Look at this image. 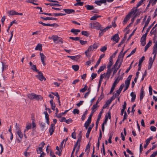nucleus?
<instances>
[{
    "mask_svg": "<svg viewBox=\"0 0 157 157\" xmlns=\"http://www.w3.org/2000/svg\"><path fill=\"white\" fill-rule=\"evenodd\" d=\"M15 131L18 137L21 140H22L23 137V134L21 131L20 125L17 124V123L15 125Z\"/></svg>",
    "mask_w": 157,
    "mask_h": 157,
    "instance_id": "f257e3e1",
    "label": "nucleus"
},
{
    "mask_svg": "<svg viewBox=\"0 0 157 157\" xmlns=\"http://www.w3.org/2000/svg\"><path fill=\"white\" fill-rule=\"evenodd\" d=\"M28 97L30 99H35L37 100H41L42 97L41 95H37L33 93L29 94H28Z\"/></svg>",
    "mask_w": 157,
    "mask_h": 157,
    "instance_id": "f03ea898",
    "label": "nucleus"
},
{
    "mask_svg": "<svg viewBox=\"0 0 157 157\" xmlns=\"http://www.w3.org/2000/svg\"><path fill=\"white\" fill-rule=\"evenodd\" d=\"M90 27L92 29H95L97 30H98L101 29V25L98 22L95 21L90 24Z\"/></svg>",
    "mask_w": 157,
    "mask_h": 157,
    "instance_id": "7ed1b4c3",
    "label": "nucleus"
},
{
    "mask_svg": "<svg viewBox=\"0 0 157 157\" xmlns=\"http://www.w3.org/2000/svg\"><path fill=\"white\" fill-rule=\"evenodd\" d=\"M111 72V70L108 69L106 73H105L103 74H101L100 76L102 77V79L104 78L106 81H107L108 80L110 76Z\"/></svg>",
    "mask_w": 157,
    "mask_h": 157,
    "instance_id": "20e7f679",
    "label": "nucleus"
},
{
    "mask_svg": "<svg viewBox=\"0 0 157 157\" xmlns=\"http://www.w3.org/2000/svg\"><path fill=\"white\" fill-rule=\"evenodd\" d=\"M51 39L53 40L54 43L57 44L61 42L63 43V41L62 39L56 35H53L51 37Z\"/></svg>",
    "mask_w": 157,
    "mask_h": 157,
    "instance_id": "39448f33",
    "label": "nucleus"
},
{
    "mask_svg": "<svg viewBox=\"0 0 157 157\" xmlns=\"http://www.w3.org/2000/svg\"><path fill=\"white\" fill-rule=\"evenodd\" d=\"M133 13V11H131L125 17L124 19V20L123 21V24L124 25H125L126 24L128 21L129 20L131 17L132 14Z\"/></svg>",
    "mask_w": 157,
    "mask_h": 157,
    "instance_id": "423d86ee",
    "label": "nucleus"
},
{
    "mask_svg": "<svg viewBox=\"0 0 157 157\" xmlns=\"http://www.w3.org/2000/svg\"><path fill=\"white\" fill-rule=\"evenodd\" d=\"M98 44L94 43L93 45L90 46L87 49L90 52L96 50L98 47Z\"/></svg>",
    "mask_w": 157,
    "mask_h": 157,
    "instance_id": "0eeeda50",
    "label": "nucleus"
},
{
    "mask_svg": "<svg viewBox=\"0 0 157 157\" xmlns=\"http://www.w3.org/2000/svg\"><path fill=\"white\" fill-rule=\"evenodd\" d=\"M37 73L38 75H36V77L41 81H42L43 80L44 81L46 80L45 78L43 76L42 73L41 72L39 71Z\"/></svg>",
    "mask_w": 157,
    "mask_h": 157,
    "instance_id": "6e6552de",
    "label": "nucleus"
},
{
    "mask_svg": "<svg viewBox=\"0 0 157 157\" xmlns=\"http://www.w3.org/2000/svg\"><path fill=\"white\" fill-rule=\"evenodd\" d=\"M147 35V33H146L141 38L140 42H141V44L143 46H144L146 44V37Z\"/></svg>",
    "mask_w": 157,
    "mask_h": 157,
    "instance_id": "1a4fd4ad",
    "label": "nucleus"
},
{
    "mask_svg": "<svg viewBox=\"0 0 157 157\" xmlns=\"http://www.w3.org/2000/svg\"><path fill=\"white\" fill-rule=\"evenodd\" d=\"M119 59H118L117 60L116 63L114 64V67H115V69L113 71V75H114L115 73H116V72H117L118 69L121 66V63H122V61H121L120 62L119 65L118 67L117 68V64H118V61H119Z\"/></svg>",
    "mask_w": 157,
    "mask_h": 157,
    "instance_id": "9d476101",
    "label": "nucleus"
},
{
    "mask_svg": "<svg viewBox=\"0 0 157 157\" xmlns=\"http://www.w3.org/2000/svg\"><path fill=\"white\" fill-rule=\"evenodd\" d=\"M132 76V75H129L127 78V79L125 81L124 85H125V86L126 87L128 88Z\"/></svg>",
    "mask_w": 157,
    "mask_h": 157,
    "instance_id": "9b49d317",
    "label": "nucleus"
},
{
    "mask_svg": "<svg viewBox=\"0 0 157 157\" xmlns=\"http://www.w3.org/2000/svg\"><path fill=\"white\" fill-rule=\"evenodd\" d=\"M124 86V83L121 84L120 87L119 89L117 91L116 93L115 94L116 97L118 96L119 95Z\"/></svg>",
    "mask_w": 157,
    "mask_h": 157,
    "instance_id": "f8f14e48",
    "label": "nucleus"
},
{
    "mask_svg": "<svg viewBox=\"0 0 157 157\" xmlns=\"http://www.w3.org/2000/svg\"><path fill=\"white\" fill-rule=\"evenodd\" d=\"M120 38L119 37L118 34H116L114 35L111 38V40H112L113 41L116 42V43H117L118 42Z\"/></svg>",
    "mask_w": 157,
    "mask_h": 157,
    "instance_id": "ddd939ff",
    "label": "nucleus"
},
{
    "mask_svg": "<svg viewBox=\"0 0 157 157\" xmlns=\"http://www.w3.org/2000/svg\"><path fill=\"white\" fill-rule=\"evenodd\" d=\"M55 128V124H51L49 131L50 135H52L53 134Z\"/></svg>",
    "mask_w": 157,
    "mask_h": 157,
    "instance_id": "4468645a",
    "label": "nucleus"
},
{
    "mask_svg": "<svg viewBox=\"0 0 157 157\" xmlns=\"http://www.w3.org/2000/svg\"><path fill=\"white\" fill-rule=\"evenodd\" d=\"M154 61V59H153L152 57H150V58L149 60L148 66V69H150L151 68Z\"/></svg>",
    "mask_w": 157,
    "mask_h": 157,
    "instance_id": "2eb2a0df",
    "label": "nucleus"
},
{
    "mask_svg": "<svg viewBox=\"0 0 157 157\" xmlns=\"http://www.w3.org/2000/svg\"><path fill=\"white\" fill-rule=\"evenodd\" d=\"M106 2V0H99L96 1L94 3L100 6L102 4H104Z\"/></svg>",
    "mask_w": 157,
    "mask_h": 157,
    "instance_id": "dca6fc26",
    "label": "nucleus"
},
{
    "mask_svg": "<svg viewBox=\"0 0 157 157\" xmlns=\"http://www.w3.org/2000/svg\"><path fill=\"white\" fill-rule=\"evenodd\" d=\"M113 64V59L111 57H110L109 58V62L107 65L108 69L111 70V67Z\"/></svg>",
    "mask_w": 157,
    "mask_h": 157,
    "instance_id": "f3484780",
    "label": "nucleus"
},
{
    "mask_svg": "<svg viewBox=\"0 0 157 157\" xmlns=\"http://www.w3.org/2000/svg\"><path fill=\"white\" fill-rule=\"evenodd\" d=\"M40 56L41 61L42 62V63L43 65L44 66L45 65L44 60L46 58V57L43 53H40Z\"/></svg>",
    "mask_w": 157,
    "mask_h": 157,
    "instance_id": "a211bd4d",
    "label": "nucleus"
},
{
    "mask_svg": "<svg viewBox=\"0 0 157 157\" xmlns=\"http://www.w3.org/2000/svg\"><path fill=\"white\" fill-rule=\"evenodd\" d=\"M144 91L143 87H142L140 90V99L141 101L144 96Z\"/></svg>",
    "mask_w": 157,
    "mask_h": 157,
    "instance_id": "6ab92c4d",
    "label": "nucleus"
},
{
    "mask_svg": "<svg viewBox=\"0 0 157 157\" xmlns=\"http://www.w3.org/2000/svg\"><path fill=\"white\" fill-rule=\"evenodd\" d=\"M102 113V111H101L98 114V118L96 123V127H97L98 126L99 122L101 117Z\"/></svg>",
    "mask_w": 157,
    "mask_h": 157,
    "instance_id": "aec40b11",
    "label": "nucleus"
},
{
    "mask_svg": "<svg viewBox=\"0 0 157 157\" xmlns=\"http://www.w3.org/2000/svg\"><path fill=\"white\" fill-rule=\"evenodd\" d=\"M32 127V124L30 123H27L26 124V126L25 129L24 130V132H25L27 131H28L29 129H30Z\"/></svg>",
    "mask_w": 157,
    "mask_h": 157,
    "instance_id": "412c9836",
    "label": "nucleus"
},
{
    "mask_svg": "<svg viewBox=\"0 0 157 157\" xmlns=\"http://www.w3.org/2000/svg\"><path fill=\"white\" fill-rule=\"evenodd\" d=\"M130 96L132 97V98L131 99V101L132 102H134L136 98V95L135 93L132 92L130 94Z\"/></svg>",
    "mask_w": 157,
    "mask_h": 157,
    "instance_id": "4be33fe9",
    "label": "nucleus"
},
{
    "mask_svg": "<svg viewBox=\"0 0 157 157\" xmlns=\"http://www.w3.org/2000/svg\"><path fill=\"white\" fill-rule=\"evenodd\" d=\"M40 18L41 19H44V20H57V19L53 17H41Z\"/></svg>",
    "mask_w": 157,
    "mask_h": 157,
    "instance_id": "5701e85b",
    "label": "nucleus"
},
{
    "mask_svg": "<svg viewBox=\"0 0 157 157\" xmlns=\"http://www.w3.org/2000/svg\"><path fill=\"white\" fill-rule=\"evenodd\" d=\"M63 10L67 14H70L75 12V10L72 9H64Z\"/></svg>",
    "mask_w": 157,
    "mask_h": 157,
    "instance_id": "b1692460",
    "label": "nucleus"
},
{
    "mask_svg": "<svg viewBox=\"0 0 157 157\" xmlns=\"http://www.w3.org/2000/svg\"><path fill=\"white\" fill-rule=\"evenodd\" d=\"M152 44L151 40H149L148 43L146 44L144 48V51L145 52L148 48L151 46Z\"/></svg>",
    "mask_w": 157,
    "mask_h": 157,
    "instance_id": "393cba45",
    "label": "nucleus"
},
{
    "mask_svg": "<svg viewBox=\"0 0 157 157\" xmlns=\"http://www.w3.org/2000/svg\"><path fill=\"white\" fill-rule=\"evenodd\" d=\"M91 121L90 120L87 119V120L86 121L84 124V127H85L86 129H87L89 125L91 123Z\"/></svg>",
    "mask_w": 157,
    "mask_h": 157,
    "instance_id": "a878e982",
    "label": "nucleus"
},
{
    "mask_svg": "<svg viewBox=\"0 0 157 157\" xmlns=\"http://www.w3.org/2000/svg\"><path fill=\"white\" fill-rule=\"evenodd\" d=\"M105 68L106 66L105 65L101 66L98 71V73L99 74L101 72L103 71Z\"/></svg>",
    "mask_w": 157,
    "mask_h": 157,
    "instance_id": "bb28decb",
    "label": "nucleus"
},
{
    "mask_svg": "<svg viewBox=\"0 0 157 157\" xmlns=\"http://www.w3.org/2000/svg\"><path fill=\"white\" fill-rule=\"evenodd\" d=\"M112 100H108L106 103L104 105L103 108L105 109L108 106L109 104L111 103Z\"/></svg>",
    "mask_w": 157,
    "mask_h": 157,
    "instance_id": "cd10ccee",
    "label": "nucleus"
},
{
    "mask_svg": "<svg viewBox=\"0 0 157 157\" xmlns=\"http://www.w3.org/2000/svg\"><path fill=\"white\" fill-rule=\"evenodd\" d=\"M71 32L73 33L75 35H77L78 34L77 33L79 32L80 30L78 29H72L71 30Z\"/></svg>",
    "mask_w": 157,
    "mask_h": 157,
    "instance_id": "c85d7f7f",
    "label": "nucleus"
},
{
    "mask_svg": "<svg viewBox=\"0 0 157 157\" xmlns=\"http://www.w3.org/2000/svg\"><path fill=\"white\" fill-rule=\"evenodd\" d=\"M101 17L100 15H98L97 14H95L94 16H92L90 18V20H95L98 18Z\"/></svg>",
    "mask_w": 157,
    "mask_h": 157,
    "instance_id": "c756f323",
    "label": "nucleus"
},
{
    "mask_svg": "<svg viewBox=\"0 0 157 157\" xmlns=\"http://www.w3.org/2000/svg\"><path fill=\"white\" fill-rule=\"evenodd\" d=\"M120 80V79L119 78V77H117L114 81L112 85V86L115 87L116 85L119 82Z\"/></svg>",
    "mask_w": 157,
    "mask_h": 157,
    "instance_id": "7c9ffc66",
    "label": "nucleus"
},
{
    "mask_svg": "<svg viewBox=\"0 0 157 157\" xmlns=\"http://www.w3.org/2000/svg\"><path fill=\"white\" fill-rule=\"evenodd\" d=\"M50 103L52 109L53 110H54L56 107L55 104V103H53V101L52 100H51L50 101Z\"/></svg>",
    "mask_w": 157,
    "mask_h": 157,
    "instance_id": "2f4dec72",
    "label": "nucleus"
},
{
    "mask_svg": "<svg viewBox=\"0 0 157 157\" xmlns=\"http://www.w3.org/2000/svg\"><path fill=\"white\" fill-rule=\"evenodd\" d=\"M16 11L15 10H11L8 11V13L10 15H16Z\"/></svg>",
    "mask_w": 157,
    "mask_h": 157,
    "instance_id": "473e14b6",
    "label": "nucleus"
},
{
    "mask_svg": "<svg viewBox=\"0 0 157 157\" xmlns=\"http://www.w3.org/2000/svg\"><path fill=\"white\" fill-rule=\"evenodd\" d=\"M87 113L88 111L87 110H86L85 111L84 114L82 115L81 117V119L83 121L85 119L86 116L87 114Z\"/></svg>",
    "mask_w": 157,
    "mask_h": 157,
    "instance_id": "72a5a7b5",
    "label": "nucleus"
},
{
    "mask_svg": "<svg viewBox=\"0 0 157 157\" xmlns=\"http://www.w3.org/2000/svg\"><path fill=\"white\" fill-rule=\"evenodd\" d=\"M86 9L88 10H91L94 9V7L93 6H91L90 5H86L85 6Z\"/></svg>",
    "mask_w": 157,
    "mask_h": 157,
    "instance_id": "f704fd0d",
    "label": "nucleus"
},
{
    "mask_svg": "<svg viewBox=\"0 0 157 157\" xmlns=\"http://www.w3.org/2000/svg\"><path fill=\"white\" fill-rule=\"evenodd\" d=\"M151 19V17L150 16H149L145 22V27H146L148 25Z\"/></svg>",
    "mask_w": 157,
    "mask_h": 157,
    "instance_id": "c9c22d12",
    "label": "nucleus"
},
{
    "mask_svg": "<svg viewBox=\"0 0 157 157\" xmlns=\"http://www.w3.org/2000/svg\"><path fill=\"white\" fill-rule=\"evenodd\" d=\"M35 49L36 50H42V45L41 44H38L36 47Z\"/></svg>",
    "mask_w": 157,
    "mask_h": 157,
    "instance_id": "e433bc0d",
    "label": "nucleus"
},
{
    "mask_svg": "<svg viewBox=\"0 0 157 157\" xmlns=\"http://www.w3.org/2000/svg\"><path fill=\"white\" fill-rule=\"evenodd\" d=\"M72 68L75 71H77L79 68V67L78 65H73L72 66Z\"/></svg>",
    "mask_w": 157,
    "mask_h": 157,
    "instance_id": "4c0bfd02",
    "label": "nucleus"
},
{
    "mask_svg": "<svg viewBox=\"0 0 157 157\" xmlns=\"http://www.w3.org/2000/svg\"><path fill=\"white\" fill-rule=\"evenodd\" d=\"M94 61V59H92L86 61V64L88 66H90L91 63H93Z\"/></svg>",
    "mask_w": 157,
    "mask_h": 157,
    "instance_id": "58836bf2",
    "label": "nucleus"
},
{
    "mask_svg": "<svg viewBox=\"0 0 157 157\" xmlns=\"http://www.w3.org/2000/svg\"><path fill=\"white\" fill-rule=\"evenodd\" d=\"M145 59V57L144 56H143L141 58H140L139 60V64H138V66H140L141 65L142 63L143 62V61Z\"/></svg>",
    "mask_w": 157,
    "mask_h": 157,
    "instance_id": "ea45409f",
    "label": "nucleus"
},
{
    "mask_svg": "<svg viewBox=\"0 0 157 157\" xmlns=\"http://www.w3.org/2000/svg\"><path fill=\"white\" fill-rule=\"evenodd\" d=\"M31 69L33 70L34 71L38 72L39 71V70L36 69V66L35 65H33L31 67Z\"/></svg>",
    "mask_w": 157,
    "mask_h": 157,
    "instance_id": "a19ab883",
    "label": "nucleus"
},
{
    "mask_svg": "<svg viewBox=\"0 0 157 157\" xmlns=\"http://www.w3.org/2000/svg\"><path fill=\"white\" fill-rule=\"evenodd\" d=\"M111 28L110 27L107 26L104 29H102V28L101 26V29H100L101 31V32H102L103 33V32H106L108 29H109Z\"/></svg>",
    "mask_w": 157,
    "mask_h": 157,
    "instance_id": "79ce46f5",
    "label": "nucleus"
},
{
    "mask_svg": "<svg viewBox=\"0 0 157 157\" xmlns=\"http://www.w3.org/2000/svg\"><path fill=\"white\" fill-rule=\"evenodd\" d=\"M52 94H53L55 96H56L58 98V100L59 102V105H60V101L59 100L60 97L58 93H52Z\"/></svg>",
    "mask_w": 157,
    "mask_h": 157,
    "instance_id": "37998d69",
    "label": "nucleus"
},
{
    "mask_svg": "<svg viewBox=\"0 0 157 157\" xmlns=\"http://www.w3.org/2000/svg\"><path fill=\"white\" fill-rule=\"evenodd\" d=\"M81 136H78L77 140V141L76 143L75 144V146H77L79 144H78V142H80L81 140Z\"/></svg>",
    "mask_w": 157,
    "mask_h": 157,
    "instance_id": "c03bdc74",
    "label": "nucleus"
},
{
    "mask_svg": "<svg viewBox=\"0 0 157 157\" xmlns=\"http://www.w3.org/2000/svg\"><path fill=\"white\" fill-rule=\"evenodd\" d=\"M97 107L98 105H97V104L94 105L91 108V110L92 111H94V112H95L97 109Z\"/></svg>",
    "mask_w": 157,
    "mask_h": 157,
    "instance_id": "a18cd8bd",
    "label": "nucleus"
},
{
    "mask_svg": "<svg viewBox=\"0 0 157 157\" xmlns=\"http://www.w3.org/2000/svg\"><path fill=\"white\" fill-rule=\"evenodd\" d=\"M37 153L38 154H40L41 153L43 152V149L42 147H39L38 149H36Z\"/></svg>",
    "mask_w": 157,
    "mask_h": 157,
    "instance_id": "49530a36",
    "label": "nucleus"
},
{
    "mask_svg": "<svg viewBox=\"0 0 157 157\" xmlns=\"http://www.w3.org/2000/svg\"><path fill=\"white\" fill-rule=\"evenodd\" d=\"M144 0H141L137 4L136 7L137 8L142 4Z\"/></svg>",
    "mask_w": 157,
    "mask_h": 157,
    "instance_id": "de8ad7c7",
    "label": "nucleus"
},
{
    "mask_svg": "<svg viewBox=\"0 0 157 157\" xmlns=\"http://www.w3.org/2000/svg\"><path fill=\"white\" fill-rule=\"evenodd\" d=\"M87 88V86L86 85H85L84 88L81 89L80 90V92H85Z\"/></svg>",
    "mask_w": 157,
    "mask_h": 157,
    "instance_id": "09e8293b",
    "label": "nucleus"
},
{
    "mask_svg": "<svg viewBox=\"0 0 157 157\" xmlns=\"http://www.w3.org/2000/svg\"><path fill=\"white\" fill-rule=\"evenodd\" d=\"M66 14H63L62 13H53V16H63L64 15Z\"/></svg>",
    "mask_w": 157,
    "mask_h": 157,
    "instance_id": "8fccbe9b",
    "label": "nucleus"
},
{
    "mask_svg": "<svg viewBox=\"0 0 157 157\" xmlns=\"http://www.w3.org/2000/svg\"><path fill=\"white\" fill-rule=\"evenodd\" d=\"M46 5H50L51 6H61V5H60L59 4H53L52 3H48V4H46Z\"/></svg>",
    "mask_w": 157,
    "mask_h": 157,
    "instance_id": "3c124183",
    "label": "nucleus"
},
{
    "mask_svg": "<svg viewBox=\"0 0 157 157\" xmlns=\"http://www.w3.org/2000/svg\"><path fill=\"white\" fill-rule=\"evenodd\" d=\"M73 113L74 114H78L79 113V111L78 109H74L73 111Z\"/></svg>",
    "mask_w": 157,
    "mask_h": 157,
    "instance_id": "603ef678",
    "label": "nucleus"
},
{
    "mask_svg": "<svg viewBox=\"0 0 157 157\" xmlns=\"http://www.w3.org/2000/svg\"><path fill=\"white\" fill-rule=\"evenodd\" d=\"M102 148L101 150V152H103V155H105V149L104 144V143H102Z\"/></svg>",
    "mask_w": 157,
    "mask_h": 157,
    "instance_id": "864d4df0",
    "label": "nucleus"
},
{
    "mask_svg": "<svg viewBox=\"0 0 157 157\" xmlns=\"http://www.w3.org/2000/svg\"><path fill=\"white\" fill-rule=\"evenodd\" d=\"M81 33L82 34V35L85 36H88L89 35V34L87 31H82Z\"/></svg>",
    "mask_w": 157,
    "mask_h": 157,
    "instance_id": "5fc2aeb1",
    "label": "nucleus"
},
{
    "mask_svg": "<svg viewBox=\"0 0 157 157\" xmlns=\"http://www.w3.org/2000/svg\"><path fill=\"white\" fill-rule=\"evenodd\" d=\"M72 120L71 119V118H70L67 120H66L65 119V122L67 124H69L71 123L72 122Z\"/></svg>",
    "mask_w": 157,
    "mask_h": 157,
    "instance_id": "6e6d98bb",
    "label": "nucleus"
},
{
    "mask_svg": "<svg viewBox=\"0 0 157 157\" xmlns=\"http://www.w3.org/2000/svg\"><path fill=\"white\" fill-rule=\"evenodd\" d=\"M70 39L75 40H79L80 38L78 37H70Z\"/></svg>",
    "mask_w": 157,
    "mask_h": 157,
    "instance_id": "4d7b16f0",
    "label": "nucleus"
},
{
    "mask_svg": "<svg viewBox=\"0 0 157 157\" xmlns=\"http://www.w3.org/2000/svg\"><path fill=\"white\" fill-rule=\"evenodd\" d=\"M107 49V47L105 46L102 47L100 51L102 52H105Z\"/></svg>",
    "mask_w": 157,
    "mask_h": 157,
    "instance_id": "13d9d810",
    "label": "nucleus"
},
{
    "mask_svg": "<svg viewBox=\"0 0 157 157\" xmlns=\"http://www.w3.org/2000/svg\"><path fill=\"white\" fill-rule=\"evenodd\" d=\"M14 21H13L11 22H10V25L9 26L8 28L7 29V32H9V31L10 30V27H11V26L14 23Z\"/></svg>",
    "mask_w": 157,
    "mask_h": 157,
    "instance_id": "bf43d9fd",
    "label": "nucleus"
},
{
    "mask_svg": "<svg viewBox=\"0 0 157 157\" xmlns=\"http://www.w3.org/2000/svg\"><path fill=\"white\" fill-rule=\"evenodd\" d=\"M97 74L95 73H92L91 75V77L92 78V80H93L94 78H95L97 76Z\"/></svg>",
    "mask_w": 157,
    "mask_h": 157,
    "instance_id": "052dcab7",
    "label": "nucleus"
},
{
    "mask_svg": "<svg viewBox=\"0 0 157 157\" xmlns=\"http://www.w3.org/2000/svg\"><path fill=\"white\" fill-rule=\"evenodd\" d=\"M80 42L81 44L85 45L87 44V41H84L82 40H80Z\"/></svg>",
    "mask_w": 157,
    "mask_h": 157,
    "instance_id": "680f3d73",
    "label": "nucleus"
},
{
    "mask_svg": "<svg viewBox=\"0 0 157 157\" xmlns=\"http://www.w3.org/2000/svg\"><path fill=\"white\" fill-rule=\"evenodd\" d=\"M94 112V111H92V112H91V113L90 114V115L89 116V117H88V119L89 120H91L92 117V116L93 115Z\"/></svg>",
    "mask_w": 157,
    "mask_h": 157,
    "instance_id": "e2e57ef3",
    "label": "nucleus"
},
{
    "mask_svg": "<svg viewBox=\"0 0 157 157\" xmlns=\"http://www.w3.org/2000/svg\"><path fill=\"white\" fill-rule=\"evenodd\" d=\"M152 139V137H149V138H148L146 140V143H147V144H149V143L150 142V141Z\"/></svg>",
    "mask_w": 157,
    "mask_h": 157,
    "instance_id": "0e129e2a",
    "label": "nucleus"
},
{
    "mask_svg": "<svg viewBox=\"0 0 157 157\" xmlns=\"http://www.w3.org/2000/svg\"><path fill=\"white\" fill-rule=\"evenodd\" d=\"M44 114L45 115V118L46 119H49V115L48 114L47 112V111H44Z\"/></svg>",
    "mask_w": 157,
    "mask_h": 157,
    "instance_id": "69168bd1",
    "label": "nucleus"
},
{
    "mask_svg": "<svg viewBox=\"0 0 157 157\" xmlns=\"http://www.w3.org/2000/svg\"><path fill=\"white\" fill-rule=\"evenodd\" d=\"M71 137L72 138H73L74 139H75L76 138V134L75 132L72 133Z\"/></svg>",
    "mask_w": 157,
    "mask_h": 157,
    "instance_id": "338daca9",
    "label": "nucleus"
},
{
    "mask_svg": "<svg viewBox=\"0 0 157 157\" xmlns=\"http://www.w3.org/2000/svg\"><path fill=\"white\" fill-rule=\"evenodd\" d=\"M157 155L156 151L153 153L150 156V157H155Z\"/></svg>",
    "mask_w": 157,
    "mask_h": 157,
    "instance_id": "774afa93",
    "label": "nucleus"
}]
</instances>
